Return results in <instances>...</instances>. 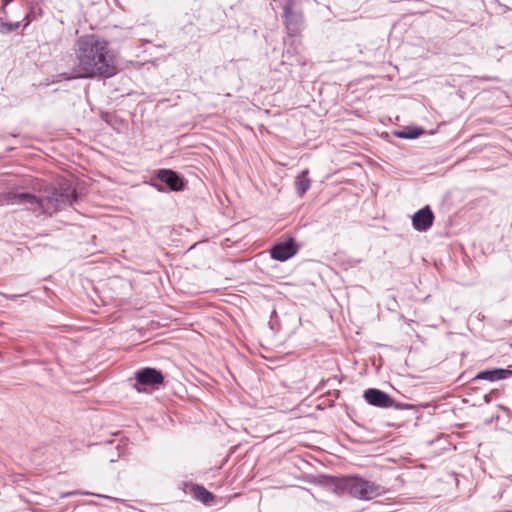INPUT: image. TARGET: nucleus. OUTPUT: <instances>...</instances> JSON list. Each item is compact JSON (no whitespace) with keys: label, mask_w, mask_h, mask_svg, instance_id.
I'll return each instance as SVG.
<instances>
[{"label":"nucleus","mask_w":512,"mask_h":512,"mask_svg":"<svg viewBox=\"0 0 512 512\" xmlns=\"http://www.w3.org/2000/svg\"><path fill=\"white\" fill-rule=\"evenodd\" d=\"M73 62L71 70L61 74L66 80L110 78L117 73L116 56L109 42L94 34L76 40Z\"/></svg>","instance_id":"f257e3e1"},{"label":"nucleus","mask_w":512,"mask_h":512,"mask_svg":"<svg viewBox=\"0 0 512 512\" xmlns=\"http://www.w3.org/2000/svg\"><path fill=\"white\" fill-rule=\"evenodd\" d=\"M2 201L8 205L23 206L32 212L53 214L72 206L77 201V193L70 185H64L41 198L29 192L9 191L3 195Z\"/></svg>","instance_id":"f03ea898"},{"label":"nucleus","mask_w":512,"mask_h":512,"mask_svg":"<svg viewBox=\"0 0 512 512\" xmlns=\"http://www.w3.org/2000/svg\"><path fill=\"white\" fill-rule=\"evenodd\" d=\"M336 488L346 491L352 497L360 500H371L385 492L381 485L358 476H349L339 479Z\"/></svg>","instance_id":"7ed1b4c3"},{"label":"nucleus","mask_w":512,"mask_h":512,"mask_svg":"<svg viewBox=\"0 0 512 512\" xmlns=\"http://www.w3.org/2000/svg\"><path fill=\"white\" fill-rule=\"evenodd\" d=\"M135 384L133 387L138 391H144L143 387L150 386L158 388L164 382V375L156 368L144 367L135 372Z\"/></svg>","instance_id":"20e7f679"},{"label":"nucleus","mask_w":512,"mask_h":512,"mask_svg":"<svg viewBox=\"0 0 512 512\" xmlns=\"http://www.w3.org/2000/svg\"><path fill=\"white\" fill-rule=\"evenodd\" d=\"M299 250V245L291 236L273 244L269 250L271 258L285 262L295 256Z\"/></svg>","instance_id":"39448f33"},{"label":"nucleus","mask_w":512,"mask_h":512,"mask_svg":"<svg viewBox=\"0 0 512 512\" xmlns=\"http://www.w3.org/2000/svg\"><path fill=\"white\" fill-rule=\"evenodd\" d=\"M282 7L288 34L295 36L302 23V14L296 9V0H283Z\"/></svg>","instance_id":"423d86ee"},{"label":"nucleus","mask_w":512,"mask_h":512,"mask_svg":"<svg viewBox=\"0 0 512 512\" xmlns=\"http://www.w3.org/2000/svg\"><path fill=\"white\" fill-rule=\"evenodd\" d=\"M156 178L165 184L167 191L180 192L186 187L184 178L178 172L171 169L157 170Z\"/></svg>","instance_id":"0eeeda50"},{"label":"nucleus","mask_w":512,"mask_h":512,"mask_svg":"<svg viewBox=\"0 0 512 512\" xmlns=\"http://www.w3.org/2000/svg\"><path fill=\"white\" fill-rule=\"evenodd\" d=\"M366 402L372 406L379 408H389L394 405V400L390 395L377 388H369L363 394Z\"/></svg>","instance_id":"6e6552de"},{"label":"nucleus","mask_w":512,"mask_h":512,"mask_svg":"<svg viewBox=\"0 0 512 512\" xmlns=\"http://www.w3.org/2000/svg\"><path fill=\"white\" fill-rule=\"evenodd\" d=\"M434 221V214L429 206L419 209L412 217V225L420 232L427 231Z\"/></svg>","instance_id":"1a4fd4ad"},{"label":"nucleus","mask_w":512,"mask_h":512,"mask_svg":"<svg viewBox=\"0 0 512 512\" xmlns=\"http://www.w3.org/2000/svg\"><path fill=\"white\" fill-rule=\"evenodd\" d=\"M512 376V370L503 368L487 369L478 372L472 380L497 381Z\"/></svg>","instance_id":"9d476101"},{"label":"nucleus","mask_w":512,"mask_h":512,"mask_svg":"<svg viewBox=\"0 0 512 512\" xmlns=\"http://www.w3.org/2000/svg\"><path fill=\"white\" fill-rule=\"evenodd\" d=\"M425 130L418 126H405L401 130L395 131L394 135L402 139H416L423 135Z\"/></svg>","instance_id":"9b49d317"},{"label":"nucleus","mask_w":512,"mask_h":512,"mask_svg":"<svg viewBox=\"0 0 512 512\" xmlns=\"http://www.w3.org/2000/svg\"><path fill=\"white\" fill-rule=\"evenodd\" d=\"M308 169L303 170L295 179L297 194L302 197L310 188V179L308 178Z\"/></svg>","instance_id":"f8f14e48"},{"label":"nucleus","mask_w":512,"mask_h":512,"mask_svg":"<svg viewBox=\"0 0 512 512\" xmlns=\"http://www.w3.org/2000/svg\"><path fill=\"white\" fill-rule=\"evenodd\" d=\"M192 492L194 494L195 499L204 504H208L214 499V495L200 485H194L192 488Z\"/></svg>","instance_id":"ddd939ff"},{"label":"nucleus","mask_w":512,"mask_h":512,"mask_svg":"<svg viewBox=\"0 0 512 512\" xmlns=\"http://www.w3.org/2000/svg\"><path fill=\"white\" fill-rule=\"evenodd\" d=\"M20 27V22H5L3 18H0V32L10 33L17 30Z\"/></svg>","instance_id":"4468645a"},{"label":"nucleus","mask_w":512,"mask_h":512,"mask_svg":"<svg viewBox=\"0 0 512 512\" xmlns=\"http://www.w3.org/2000/svg\"><path fill=\"white\" fill-rule=\"evenodd\" d=\"M37 10L39 13L41 12V8H37ZM35 14H36V7L32 6L30 12L26 13V15H25L24 20H27V21L24 24V27H26L31 22L32 18L35 17Z\"/></svg>","instance_id":"2eb2a0df"},{"label":"nucleus","mask_w":512,"mask_h":512,"mask_svg":"<svg viewBox=\"0 0 512 512\" xmlns=\"http://www.w3.org/2000/svg\"><path fill=\"white\" fill-rule=\"evenodd\" d=\"M151 186L154 187L158 192H167V188L165 187V184L158 183L155 180L151 181Z\"/></svg>","instance_id":"dca6fc26"},{"label":"nucleus","mask_w":512,"mask_h":512,"mask_svg":"<svg viewBox=\"0 0 512 512\" xmlns=\"http://www.w3.org/2000/svg\"><path fill=\"white\" fill-rule=\"evenodd\" d=\"M392 407H394L397 410H406V409H411L412 405L407 404V403H399V402H395L394 401V405H392Z\"/></svg>","instance_id":"f3484780"},{"label":"nucleus","mask_w":512,"mask_h":512,"mask_svg":"<svg viewBox=\"0 0 512 512\" xmlns=\"http://www.w3.org/2000/svg\"><path fill=\"white\" fill-rule=\"evenodd\" d=\"M76 494H80V492H78V491L64 492V493H61L59 497L61 499H63V498H67V497H70V496H73V495H76Z\"/></svg>","instance_id":"a211bd4d"},{"label":"nucleus","mask_w":512,"mask_h":512,"mask_svg":"<svg viewBox=\"0 0 512 512\" xmlns=\"http://www.w3.org/2000/svg\"><path fill=\"white\" fill-rule=\"evenodd\" d=\"M13 0H2V11L6 13V7L9 3H11Z\"/></svg>","instance_id":"6ab92c4d"},{"label":"nucleus","mask_w":512,"mask_h":512,"mask_svg":"<svg viewBox=\"0 0 512 512\" xmlns=\"http://www.w3.org/2000/svg\"><path fill=\"white\" fill-rule=\"evenodd\" d=\"M41 0H27V2L31 5L37 6Z\"/></svg>","instance_id":"aec40b11"},{"label":"nucleus","mask_w":512,"mask_h":512,"mask_svg":"<svg viewBox=\"0 0 512 512\" xmlns=\"http://www.w3.org/2000/svg\"><path fill=\"white\" fill-rule=\"evenodd\" d=\"M84 494L86 495H93L92 493H89V492H85ZM95 496L97 497H103L102 495H99V494H94ZM105 498H108L107 496H104Z\"/></svg>","instance_id":"412c9836"}]
</instances>
